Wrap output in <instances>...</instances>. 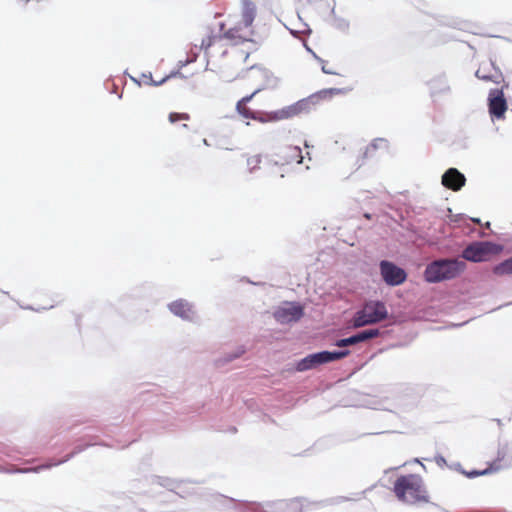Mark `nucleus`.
I'll list each match as a JSON object with an SVG mask.
<instances>
[{"label":"nucleus","instance_id":"obj_21","mask_svg":"<svg viewBox=\"0 0 512 512\" xmlns=\"http://www.w3.org/2000/svg\"><path fill=\"white\" fill-rule=\"evenodd\" d=\"M386 143L384 139H376L367 147V152L375 151L381 145H386Z\"/></svg>","mask_w":512,"mask_h":512},{"label":"nucleus","instance_id":"obj_10","mask_svg":"<svg viewBox=\"0 0 512 512\" xmlns=\"http://www.w3.org/2000/svg\"><path fill=\"white\" fill-rule=\"evenodd\" d=\"M303 307L298 304H289L275 311L274 316L280 323H290L298 321L303 316Z\"/></svg>","mask_w":512,"mask_h":512},{"label":"nucleus","instance_id":"obj_25","mask_svg":"<svg viewBox=\"0 0 512 512\" xmlns=\"http://www.w3.org/2000/svg\"><path fill=\"white\" fill-rule=\"evenodd\" d=\"M322 71L326 74H336V72L329 68V66H327L326 64H322Z\"/></svg>","mask_w":512,"mask_h":512},{"label":"nucleus","instance_id":"obj_5","mask_svg":"<svg viewBox=\"0 0 512 512\" xmlns=\"http://www.w3.org/2000/svg\"><path fill=\"white\" fill-rule=\"evenodd\" d=\"M502 246L489 242L478 241L468 245L462 252V257L470 262H485L502 251Z\"/></svg>","mask_w":512,"mask_h":512},{"label":"nucleus","instance_id":"obj_2","mask_svg":"<svg viewBox=\"0 0 512 512\" xmlns=\"http://www.w3.org/2000/svg\"><path fill=\"white\" fill-rule=\"evenodd\" d=\"M393 491L397 499L410 505L430 503V496L422 478L416 474L399 476L394 482Z\"/></svg>","mask_w":512,"mask_h":512},{"label":"nucleus","instance_id":"obj_16","mask_svg":"<svg viewBox=\"0 0 512 512\" xmlns=\"http://www.w3.org/2000/svg\"><path fill=\"white\" fill-rule=\"evenodd\" d=\"M493 273L497 276H505L512 274V257L504 260L493 267Z\"/></svg>","mask_w":512,"mask_h":512},{"label":"nucleus","instance_id":"obj_8","mask_svg":"<svg viewBox=\"0 0 512 512\" xmlns=\"http://www.w3.org/2000/svg\"><path fill=\"white\" fill-rule=\"evenodd\" d=\"M262 86L257 87L250 95L244 96L236 103V111L237 113L245 118L252 119L260 122H265V114L258 110H253L248 106V103L253 99V97L262 90Z\"/></svg>","mask_w":512,"mask_h":512},{"label":"nucleus","instance_id":"obj_19","mask_svg":"<svg viewBox=\"0 0 512 512\" xmlns=\"http://www.w3.org/2000/svg\"><path fill=\"white\" fill-rule=\"evenodd\" d=\"M170 123L174 124L178 121H189L190 115L188 113L171 112L168 116Z\"/></svg>","mask_w":512,"mask_h":512},{"label":"nucleus","instance_id":"obj_7","mask_svg":"<svg viewBox=\"0 0 512 512\" xmlns=\"http://www.w3.org/2000/svg\"><path fill=\"white\" fill-rule=\"evenodd\" d=\"M380 273L385 283L390 286H398L407 278V274L402 268L386 260L380 262Z\"/></svg>","mask_w":512,"mask_h":512},{"label":"nucleus","instance_id":"obj_3","mask_svg":"<svg viewBox=\"0 0 512 512\" xmlns=\"http://www.w3.org/2000/svg\"><path fill=\"white\" fill-rule=\"evenodd\" d=\"M342 92V89L337 88L323 89L306 99H302L290 106L284 107L274 112L269 119L283 120L295 117L303 112H308L311 106L317 104L319 101L331 98L334 95L340 94Z\"/></svg>","mask_w":512,"mask_h":512},{"label":"nucleus","instance_id":"obj_22","mask_svg":"<svg viewBox=\"0 0 512 512\" xmlns=\"http://www.w3.org/2000/svg\"><path fill=\"white\" fill-rule=\"evenodd\" d=\"M476 76L477 78L481 79V80H484V81H493V82H497L492 75H488L486 73H484L483 69L482 68H479L477 71H476Z\"/></svg>","mask_w":512,"mask_h":512},{"label":"nucleus","instance_id":"obj_23","mask_svg":"<svg viewBox=\"0 0 512 512\" xmlns=\"http://www.w3.org/2000/svg\"><path fill=\"white\" fill-rule=\"evenodd\" d=\"M143 78H144V83L145 84H150V85H160L162 83H164L168 78L169 76L163 78L161 81L159 82H156L152 79V75L149 74V75H146V74H143Z\"/></svg>","mask_w":512,"mask_h":512},{"label":"nucleus","instance_id":"obj_4","mask_svg":"<svg viewBox=\"0 0 512 512\" xmlns=\"http://www.w3.org/2000/svg\"><path fill=\"white\" fill-rule=\"evenodd\" d=\"M465 269V263L456 259L434 261L429 264L424 272L425 280L436 283L455 278Z\"/></svg>","mask_w":512,"mask_h":512},{"label":"nucleus","instance_id":"obj_13","mask_svg":"<svg viewBox=\"0 0 512 512\" xmlns=\"http://www.w3.org/2000/svg\"><path fill=\"white\" fill-rule=\"evenodd\" d=\"M509 460L510 457L508 449L505 447L499 448L496 458L488 463L487 469L489 474L499 472L500 470L508 467L510 464Z\"/></svg>","mask_w":512,"mask_h":512},{"label":"nucleus","instance_id":"obj_15","mask_svg":"<svg viewBox=\"0 0 512 512\" xmlns=\"http://www.w3.org/2000/svg\"><path fill=\"white\" fill-rule=\"evenodd\" d=\"M171 312L183 319H190L193 315L192 306L184 300H176L169 305Z\"/></svg>","mask_w":512,"mask_h":512},{"label":"nucleus","instance_id":"obj_20","mask_svg":"<svg viewBox=\"0 0 512 512\" xmlns=\"http://www.w3.org/2000/svg\"><path fill=\"white\" fill-rule=\"evenodd\" d=\"M291 156L297 163L302 162L301 149L299 147H289L288 148Z\"/></svg>","mask_w":512,"mask_h":512},{"label":"nucleus","instance_id":"obj_26","mask_svg":"<svg viewBox=\"0 0 512 512\" xmlns=\"http://www.w3.org/2000/svg\"><path fill=\"white\" fill-rule=\"evenodd\" d=\"M39 469H41V467H37V468H34L32 469L33 471H38Z\"/></svg>","mask_w":512,"mask_h":512},{"label":"nucleus","instance_id":"obj_17","mask_svg":"<svg viewBox=\"0 0 512 512\" xmlns=\"http://www.w3.org/2000/svg\"><path fill=\"white\" fill-rule=\"evenodd\" d=\"M365 312V309L362 308L358 311L353 318L354 327H363L365 325L373 324V319Z\"/></svg>","mask_w":512,"mask_h":512},{"label":"nucleus","instance_id":"obj_11","mask_svg":"<svg viewBox=\"0 0 512 512\" xmlns=\"http://www.w3.org/2000/svg\"><path fill=\"white\" fill-rule=\"evenodd\" d=\"M465 183V176L456 168H449L442 176V185L452 191H459Z\"/></svg>","mask_w":512,"mask_h":512},{"label":"nucleus","instance_id":"obj_18","mask_svg":"<svg viewBox=\"0 0 512 512\" xmlns=\"http://www.w3.org/2000/svg\"><path fill=\"white\" fill-rule=\"evenodd\" d=\"M261 164V156L260 155H252L247 158V166L250 172L255 171L260 167Z\"/></svg>","mask_w":512,"mask_h":512},{"label":"nucleus","instance_id":"obj_12","mask_svg":"<svg viewBox=\"0 0 512 512\" xmlns=\"http://www.w3.org/2000/svg\"><path fill=\"white\" fill-rule=\"evenodd\" d=\"M379 334H380V332L378 329H368V330L361 331L358 334L353 335L351 337L340 339L336 342L335 345L338 347H346V346H350V345H355L357 343L364 342L369 339L375 338V337L379 336Z\"/></svg>","mask_w":512,"mask_h":512},{"label":"nucleus","instance_id":"obj_14","mask_svg":"<svg viewBox=\"0 0 512 512\" xmlns=\"http://www.w3.org/2000/svg\"><path fill=\"white\" fill-rule=\"evenodd\" d=\"M363 308L365 312L373 319V324L384 320L387 317V309L384 303L380 301L368 302Z\"/></svg>","mask_w":512,"mask_h":512},{"label":"nucleus","instance_id":"obj_9","mask_svg":"<svg viewBox=\"0 0 512 512\" xmlns=\"http://www.w3.org/2000/svg\"><path fill=\"white\" fill-rule=\"evenodd\" d=\"M488 101L489 113L491 116L497 119H502L507 110V102L503 91L498 89L491 90Z\"/></svg>","mask_w":512,"mask_h":512},{"label":"nucleus","instance_id":"obj_24","mask_svg":"<svg viewBox=\"0 0 512 512\" xmlns=\"http://www.w3.org/2000/svg\"><path fill=\"white\" fill-rule=\"evenodd\" d=\"M489 472H488V469L485 468L484 470H473V471H470L467 473V476L469 478H474V477H477V476H482V475H488Z\"/></svg>","mask_w":512,"mask_h":512},{"label":"nucleus","instance_id":"obj_1","mask_svg":"<svg viewBox=\"0 0 512 512\" xmlns=\"http://www.w3.org/2000/svg\"><path fill=\"white\" fill-rule=\"evenodd\" d=\"M256 15V4L251 0H242L240 19L234 21L229 28H226V24L221 22L219 24V34L208 33L202 38L200 48L208 53V50L214 46L221 48L224 40L233 45L251 41L254 36L253 23Z\"/></svg>","mask_w":512,"mask_h":512},{"label":"nucleus","instance_id":"obj_6","mask_svg":"<svg viewBox=\"0 0 512 512\" xmlns=\"http://www.w3.org/2000/svg\"><path fill=\"white\" fill-rule=\"evenodd\" d=\"M349 350H343V351H322L314 354H310L306 356L305 358L301 359L296 364V370L299 372L307 371L313 368H316L317 366L329 362H333L336 360H340L342 358H345L349 355Z\"/></svg>","mask_w":512,"mask_h":512}]
</instances>
